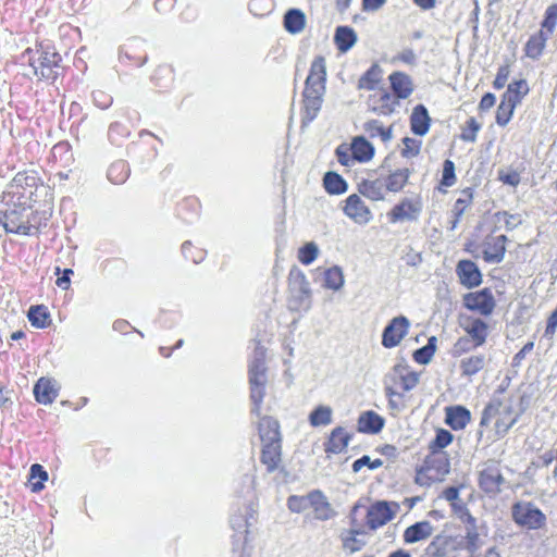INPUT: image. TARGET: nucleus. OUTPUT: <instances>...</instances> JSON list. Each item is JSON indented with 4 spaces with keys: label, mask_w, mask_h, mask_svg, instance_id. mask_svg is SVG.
I'll use <instances>...</instances> for the list:
<instances>
[{
    "label": "nucleus",
    "mask_w": 557,
    "mask_h": 557,
    "mask_svg": "<svg viewBox=\"0 0 557 557\" xmlns=\"http://www.w3.org/2000/svg\"><path fill=\"white\" fill-rule=\"evenodd\" d=\"M530 88L527 79H516L512 83L508 84L507 90L504 96L508 102L516 109L523 97H525L529 92Z\"/></svg>",
    "instance_id": "40"
},
{
    "label": "nucleus",
    "mask_w": 557,
    "mask_h": 557,
    "mask_svg": "<svg viewBox=\"0 0 557 557\" xmlns=\"http://www.w3.org/2000/svg\"><path fill=\"white\" fill-rule=\"evenodd\" d=\"M256 358L248 367V381L250 385V397L253 401L252 413L260 417L261 405L265 396L264 386L267 384L265 350L263 347H257Z\"/></svg>",
    "instance_id": "9"
},
{
    "label": "nucleus",
    "mask_w": 557,
    "mask_h": 557,
    "mask_svg": "<svg viewBox=\"0 0 557 557\" xmlns=\"http://www.w3.org/2000/svg\"><path fill=\"white\" fill-rule=\"evenodd\" d=\"M422 211L423 202L420 197H404L388 210L387 220L392 224L416 221Z\"/></svg>",
    "instance_id": "15"
},
{
    "label": "nucleus",
    "mask_w": 557,
    "mask_h": 557,
    "mask_svg": "<svg viewBox=\"0 0 557 557\" xmlns=\"http://www.w3.org/2000/svg\"><path fill=\"white\" fill-rule=\"evenodd\" d=\"M49 480V473L40 463H34L29 469V486L33 492L44 490L46 481Z\"/></svg>",
    "instance_id": "50"
},
{
    "label": "nucleus",
    "mask_w": 557,
    "mask_h": 557,
    "mask_svg": "<svg viewBox=\"0 0 557 557\" xmlns=\"http://www.w3.org/2000/svg\"><path fill=\"white\" fill-rule=\"evenodd\" d=\"M40 189H44V181L37 170H21L15 173L9 184L11 197L26 206L29 211L34 210L38 201Z\"/></svg>",
    "instance_id": "7"
},
{
    "label": "nucleus",
    "mask_w": 557,
    "mask_h": 557,
    "mask_svg": "<svg viewBox=\"0 0 557 557\" xmlns=\"http://www.w3.org/2000/svg\"><path fill=\"white\" fill-rule=\"evenodd\" d=\"M310 506L309 509L312 510L313 518L319 520H327L333 518L334 511L332 509L331 504L329 503L326 496H324L323 492L320 490H313L310 492Z\"/></svg>",
    "instance_id": "28"
},
{
    "label": "nucleus",
    "mask_w": 557,
    "mask_h": 557,
    "mask_svg": "<svg viewBox=\"0 0 557 557\" xmlns=\"http://www.w3.org/2000/svg\"><path fill=\"white\" fill-rule=\"evenodd\" d=\"M363 129L372 139L380 137L383 143H388L393 137L394 127L393 124L385 126L380 120L370 119L363 124Z\"/></svg>",
    "instance_id": "39"
},
{
    "label": "nucleus",
    "mask_w": 557,
    "mask_h": 557,
    "mask_svg": "<svg viewBox=\"0 0 557 557\" xmlns=\"http://www.w3.org/2000/svg\"><path fill=\"white\" fill-rule=\"evenodd\" d=\"M459 325L467 336H460L453 346L454 357L463 356V354L485 345L491 334V327L481 317L467 315L459 319Z\"/></svg>",
    "instance_id": "6"
},
{
    "label": "nucleus",
    "mask_w": 557,
    "mask_h": 557,
    "mask_svg": "<svg viewBox=\"0 0 557 557\" xmlns=\"http://www.w3.org/2000/svg\"><path fill=\"white\" fill-rule=\"evenodd\" d=\"M107 176L112 184H124L129 178V165L123 160L114 161L109 166Z\"/></svg>",
    "instance_id": "48"
},
{
    "label": "nucleus",
    "mask_w": 557,
    "mask_h": 557,
    "mask_svg": "<svg viewBox=\"0 0 557 557\" xmlns=\"http://www.w3.org/2000/svg\"><path fill=\"white\" fill-rule=\"evenodd\" d=\"M326 65L325 57L317 55L311 61L309 73L302 90V124H309L321 111L323 96L325 95Z\"/></svg>",
    "instance_id": "1"
},
{
    "label": "nucleus",
    "mask_w": 557,
    "mask_h": 557,
    "mask_svg": "<svg viewBox=\"0 0 557 557\" xmlns=\"http://www.w3.org/2000/svg\"><path fill=\"white\" fill-rule=\"evenodd\" d=\"M467 521L469 523L468 531L463 537L465 542L462 547L467 548L468 552L474 553L482 545L480 534L476 528V519L472 517L471 513H467Z\"/></svg>",
    "instance_id": "47"
},
{
    "label": "nucleus",
    "mask_w": 557,
    "mask_h": 557,
    "mask_svg": "<svg viewBox=\"0 0 557 557\" xmlns=\"http://www.w3.org/2000/svg\"><path fill=\"white\" fill-rule=\"evenodd\" d=\"M336 157L343 166H351L355 162H369L375 156V147L366 136H355L350 144L339 145Z\"/></svg>",
    "instance_id": "10"
},
{
    "label": "nucleus",
    "mask_w": 557,
    "mask_h": 557,
    "mask_svg": "<svg viewBox=\"0 0 557 557\" xmlns=\"http://www.w3.org/2000/svg\"><path fill=\"white\" fill-rule=\"evenodd\" d=\"M410 329V322L406 317L393 318L383 330L382 345L387 348L400 344Z\"/></svg>",
    "instance_id": "19"
},
{
    "label": "nucleus",
    "mask_w": 557,
    "mask_h": 557,
    "mask_svg": "<svg viewBox=\"0 0 557 557\" xmlns=\"http://www.w3.org/2000/svg\"><path fill=\"white\" fill-rule=\"evenodd\" d=\"M398 509L399 506L395 502H375L367 510L366 523L371 530L380 529L396 517Z\"/></svg>",
    "instance_id": "16"
},
{
    "label": "nucleus",
    "mask_w": 557,
    "mask_h": 557,
    "mask_svg": "<svg viewBox=\"0 0 557 557\" xmlns=\"http://www.w3.org/2000/svg\"><path fill=\"white\" fill-rule=\"evenodd\" d=\"M24 57H28V65L34 70V75L38 79L54 82L58 79L60 69L62 67V57L54 47L39 44L32 49L27 47Z\"/></svg>",
    "instance_id": "5"
},
{
    "label": "nucleus",
    "mask_w": 557,
    "mask_h": 557,
    "mask_svg": "<svg viewBox=\"0 0 557 557\" xmlns=\"http://www.w3.org/2000/svg\"><path fill=\"white\" fill-rule=\"evenodd\" d=\"M361 534L362 530L359 529H350L344 531L343 534H341L344 552L352 554L362 550V548L366 546V541L360 539L359 535Z\"/></svg>",
    "instance_id": "43"
},
{
    "label": "nucleus",
    "mask_w": 557,
    "mask_h": 557,
    "mask_svg": "<svg viewBox=\"0 0 557 557\" xmlns=\"http://www.w3.org/2000/svg\"><path fill=\"white\" fill-rule=\"evenodd\" d=\"M444 411L445 423L455 431L465 430L472 419L470 409L465 406H447Z\"/></svg>",
    "instance_id": "24"
},
{
    "label": "nucleus",
    "mask_w": 557,
    "mask_h": 557,
    "mask_svg": "<svg viewBox=\"0 0 557 557\" xmlns=\"http://www.w3.org/2000/svg\"><path fill=\"white\" fill-rule=\"evenodd\" d=\"M323 187L329 195H343L348 189V183L341 174L326 172L323 177Z\"/></svg>",
    "instance_id": "45"
},
{
    "label": "nucleus",
    "mask_w": 557,
    "mask_h": 557,
    "mask_svg": "<svg viewBox=\"0 0 557 557\" xmlns=\"http://www.w3.org/2000/svg\"><path fill=\"white\" fill-rule=\"evenodd\" d=\"M342 210L345 216L357 224H368L373 219V213L362 199L361 194L347 196V198L343 200Z\"/></svg>",
    "instance_id": "17"
},
{
    "label": "nucleus",
    "mask_w": 557,
    "mask_h": 557,
    "mask_svg": "<svg viewBox=\"0 0 557 557\" xmlns=\"http://www.w3.org/2000/svg\"><path fill=\"white\" fill-rule=\"evenodd\" d=\"M289 309H308L311 290L306 274L301 269L294 267L288 274Z\"/></svg>",
    "instance_id": "11"
},
{
    "label": "nucleus",
    "mask_w": 557,
    "mask_h": 557,
    "mask_svg": "<svg viewBox=\"0 0 557 557\" xmlns=\"http://www.w3.org/2000/svg\"><path fill=\"white\" fill-rule=\"evenodd\" d=\"M411 171L408 168L393 170L383 180V185L388 191L398 193L404 189L410 180Z\"/></svg>",
    "instance_id": "35"
},
{
    "label": "nucleus",
    "mask_w": 557,
    "mask_h": 557,
    "mask_svg": "<svg viewBox=\"0 0 557 557\" xmlns=\"http://www.w3.org/2000/svg\"><path fill=\"white\" fill-rule=\"evenodd\" d=\"M453 441L454 435L451 431L447 429H437L435 431V436L429 442L428 450L444 453V448L451 445Z\"/></svg>",
    "instance_id": "51"
},
{
    "label": "nucleus",
    "mask_w": 557,
    "mask_h": 557,
    "mask_svg": "<svg viewBox=\"0 0 557 557\" xmlns=\"http://www.w3.org/2000/svg\"><path fill=\"white\" fill-rule=\"evenodd\" d=\"M548 40V34L545 30L539 29L532 34L524 46V52L528 58L539 59L545 51V46Z\"/></svg>",
    "instance_id": "36"
},
{
    "label": "nucleus",
    "mask_w": 557,
    "mask_h": 557,
    "mask_svg": "<svg viewBox=\"0 0 557 557\" xmlns=\"http://www.w3.org/2000/svg\"><path fill=\"white\" fill-rule=\"evenodd\" d=\"M462 307L478 317L488 318L494 313L497 301L491 288L485 286L478 290L468 292L462 296Z\"/></svg>",
    "instance_id": "13"
},
{
    "label": "nucleus",
    "mask_w": 557,
    "mask_h": 557,
    "mask_svg": "<svg viewBox=\"0 0 557 557\" xmlns=\"http://www.w3.org/2000/svg\"><path fill=\"white\" fill-rule=\"evenodd\" d=\"M351 437L352 434L349 433L347 429L343 428V425H337L331 430L323 443L326 456H337V454L344 453L348 447Z\"/></svg>",
    "instance_id": "20"
},
{
    "label": "nucleus",
    "mask_w": 557,
    "mask_h": 557,
    "mask_svg": "<svg viewBox=\"0 0 557 557\" xmlns=\"http://www.w3.org/2000/svg\"><path fill=\"white\" fill-rule=\"evenodd\" d=\"M557 27V4H552L546 8L544 12V17L541 23V29L545 30V34H548V39L552 34H554L555 28Z\"/></svg>",
    "instance_id": "57"
},
{
    "label": "nucleus",
    "mask_w": 557,
    "mask_h": 557,
    "mask_svg": "<svg viewBox=\"0 0 557 557\" xmlns=\"http://www.w3.org/2000/svg\"><path fill=\"white\" fill-rule=\"evenodd\" d=\"M283 23L289 34H300L306 27L307 17L298 8H292L285 12Z\"/></svg>",
    "instance_id": "38"
},
{
    "label": "nucleus",
    "mask_w": 557,
    "mask_h": 557,
    "mask_svg": "<svg viewBox=\"0 0 557 557\" xmlns=\"http://www.w3.org/2000/svg\"><path fill=\"white\" fill-rule=\"evenodd\" d=\"M482 129V124L478 122L476 117H469L461 127L459 137L463 141L473 143L478 139V133Z\"/></svg>",
    "instance_id": "54"
},
{
    "label": "nucleus",
    "mask_w": 557,
    "mask_h": 557,
    "mask_svg": "<svg viewBox=\"0 0 557 557\" xmlns=\"http://www.w3.org/2000/svg\"><path fill=\"white\" fill-rule=\"evenodd\" d=\"M384 424L385 419L372 409L361 412L357 419V430L362 434H379Z\"/></svg>",
    "instance_id": "30"
},
{
    "label": "nucleus",
    "mask_w": 557,
    "mask_h": 557,
    "mask_svg": "<svg viewBox=\"0 0 557 557\" xmlns=\"http://www.w3.org/2000/svg\"><path fill=\"white\" fill-rule=\"evenodd\" d=\"M403 149L400 151L401 156L405 158L417 157L421 150V141L414 138H410V136H405L403 139Z\"/></svg>",
    "instance_id": "60"
},
{
    "label": "nucleus",
    "mask_w": 557,
    "mask_h": 557,
    "mask_svg": "<svg viewBox=\"0 0 557 557\" xmlns=\"http://www.w3.org/2000/svg\"><path fill=\"white\" fill-rule=\"evenodd\" d=\"M382 73L380 64L373 63L358 79L357 88L375 91L380 87Z\"/></svg>",
    "instance_id": "37"
},
{
    "label": "nucleus",
    "mask_w": 557,
    "mask_h": 557,
    "mask_svg": "<svg viewBox=\"0 0 557 557\" xmlns=\"http://www.w3.org/2000/svg\"><path fill=\"white\" fill-rule=\"evenodd\" d=\"M511 516L516 524L527 530H540L546 524V517L541 508L531 502H516L511 506Z\"/></svg>",
    "instance_id": "14"
},
{
    "label": "nucleus",
    "mask_w": 557,
    "mask_h": 557,
    "mask_svg": "<svg viewBox=\"0 0 557 557\" xmlns=\"http://www.w3.org/2000/svg\"><path fill=\"white\" fill-rule=\"evenodd\" d=\"M456 165L451 160H446L443 163L442 178L438 182L437 189L441 191H447L448 187L456 185Z\"/></svg>",
    "instance_id": "53"
},
{
    "label": "nucleus",
    "mask_w": 557,
    "mask_h": 557,
    "mask_svg": "<svg viewBox=\"0 0 557 557\" xmlns=\"http://www.w3.org/2000/svg\"><path fill=\"white\" fill-rule=\"evenodd\" d=\"M310 492L307 495H290L287 499V507L292 512L301 513L309 509Z\"/></svg>",
    "instance_id": "58"
},
{
    "label": "nucleus",
    "mask_w": 557,
    "mask_h": 557,
    "mask_svg": "<svg viewBox=\"0 0 557 557\" xmlns=\"http://www.w3.org/2000/svg\"><path fill=\"white\" fill-rule=\"evenodd\" d=\"M431 125V117L428 108L423 104H418L413 108L409 116V126L414 135L423 136L428 134Z\"/></svg>",
    "instance_id": "31"
},
{
    "label": "nucleus",
    "mask_w": 557,
    "mask_h": 557,
    "mask_svg": "<svg viewBox=\"0 0 557 557\" xmlns=\"http://www.w3.org/2000/svg\"><path fill=\"white\" fill-rule=\"evenodd\" d=\"M151 81L159 87H168L174 82V72L168 63H161L151 74Z\"/></svg>",
    "instance_id": "52"
},
{
    "label": "nucleus",
    "mask_w": 557,
    "mask_h": 557,
    "mask_svg": "<svg viewBox=\"0 0 557 557\" xmlns=\"http://www.w3.org/2000/svg\"><path fill=\"white\" fill-rule=\"evenodd\" d=\"M0 223L4 231L16 235H38L42 223L38 220V211L29 208L11 197V191L4 194V207L1 211Z\"/></svg>",
    "instance_id": "2"
},
{
    "label": "nucleus",
    "mask_w": 557,
    "mask_h": 557,
    "mask_svg": "<svg viewBox=\"0 0 557 557\" xmlns=\"http://www.w3.org/2000/svg\"><path fill=\"white\" fill-rule=\"evenodd\" d=\"M433 525L429 520H420L413 524L408 525L403 534V541L407 545L411 543L426 541L433 535Z\"/></svg>",
    "instance_id": "29"
},
{
    "label": "nucleus",
    "mask_w": 557,
    "mask_h": 557,
    "mask_svg": "<svg viewBox=\"0 0 557 557\" xmlns=\"http://www.w3.org/2000/svg\"><path fill=\"white\" fill-rule=\"evenodd\" d=\"M397 100L387 89L379 86L367 100V106L371 112L380 114L381 116H389L397 106Z\"/></svg>",
    "instance_id": "18"
},
{
    "label": "nucleus",
    "mask_w": 557,
    "mask_h": 557,
    "mask_svg": "<svg viewBox=\"0 0 557 557\" xmlns=\"http://www.w3.org/2000/svg\"><path fill=\"white\" fill-rule=\"evenodd\" d=\"M506 235L487 236L484 242L483 258L488 263H499L505 258Z\"/></svg>",
    "instance_id": "23"
},
{
    "label": "nucleus",
    "mask_w": 557,
    "mask_h": 557,
    "mask_svg": "<svg viewBox=\"0 0 557 557\" xmlns=\"http://www.w3.org/2000/svg\"><path fill=\"white\" fill-rule=\"evenodd\" d=\"M72 269H64L62 272V269L57 267L55 268V274L58 275L55 280V285L59 286L63 290L70 289L71 286V275L73 274Z\"/></svg>",
    "instance_id": "62"
},
{
    "label": "nucleus",
    "mask_w": 557,
    "mask_h": 557,
    "mask_svg": "<svg viewBox=\"0 0 557 557\" xmlns=\"http://www.w3.org/2000/svg\"><path fill=\"white\" fill-rule=\"evenodd\" d=\"M308 421L311 426H325L333 421V409L330 406H317L309 413Z\"/></svg>",
    "instance_id": "49"
},
{
    "label": "nucleus",
    "mask_w": 557,
    "mask_h": 557,
    "mask_svg": "<svg viewBox=\"0 0 557 557\" xmlns=\"http://www.w3.org/2000/svg\"><path fill=\"white\" fill-rule=\"evenodd\" d=\"M59 395V388L52 379L40 377L34 385V397L35 400L48 406L57 400Z\"/></svg>",
    "instance_id": "27"
},
{
    "label": "nucleus",
    "mask_w": 557,
    "mask_h": 557,
    "mask_svg": "<svg viewBox=\"0 0 557 557\" xmlns=\"http://www.w3.org/2000/svg\"><path fill=\"white\" fill-rule=\"evenodd\" d=\"M462 547V541L457 536L438 534L433 537L428 546V550L436 557H450V555Z\"/></svg>",
    "instance_id": "21"
},
{
    "label": "nucleus",
    "mask_w": 557,
    "mask_h": 557,
    "mask_svg": "<svg viewBox=\"0 0 557 557\" xmlns=\"http://www.w3.org/2000/svg\"><path fill=\"white\" fill-rule=\"evenodd\" d=\"M510 71L511 69L509 63H505L498 67L495 79L493 81V86L495 89L500 90L506 86L509 79Z\"/></svg>",
    "instance_id": "61"
},
{
    "label": "nucleus",
    "mask_w": 557,
    "mask_h": 557,
    "mask_svg": "<svg viewBox=\"0 0 557 557\" xmlns=\"http://www.w3.org/2000/svg\"><path fill=\"white\" fill-rule=\"evenodd\" d=\"M496 218L498 220L503 219L504 220V224H505V227L508 228V230H513L515 227L518 226V224L521 223V219L519 215H512V213H509V212H497L496 213Z\"/></svg>",
    "instance_id": "63"
},
{
    "label": "nucleus",
    "mask_w": 557,
    "mask_h": 557,
    "mask_svg": "<svg viewBox=\"0 0 557 557\" xmlns=\"http://www.w3.org/2000/svg\"><path fill=\"white\" fill-rule=\"evenodd\" d=\"M393 96L398 100L408 98L413 91V83L409 74L405 72H393L388 75Z\"/></svg>",
    "instance_id": "26"
},
{
    "label": "nucleus",
    "mask_w": 557,
    "mask_h": 557,
    "mask_svg": "<svg viewBox=\"0 0 557 557\" xmlns=\"http://www.w3.org/2000/svg\"><path fill=\"white\" fill-rule=\"evenodd\" d=\"M27 318L36 329H47L52 323L49 308L44 305L29 307Z\"/></svg>",
    "instance_id": "44"
},
{
    "label": "nucleus",
    "mask_w": 557,
    "mask_h": 557,
    "mask_svg": "<svg viewBox=\"0 0 557 557\" xmlns=\"http://www.w3.org/2000/svg\"><path fill=\"white\" fill-rule=\"evenodd\" d=\"M257 430L262 445L267 442L282 441L281 425L275 418H260Z\"/></svg>",
    "instance_id": "32"
},
{
    "label": "nucleus",
    "mask_w": 557,
    "mask_h": 557,
    "mask_svg": "<svg viewBox=\"0 0 557 557\" xmlns=\"http://www.w3.org/2000/svg\"><path fill=\"white\" fill-rule=\"evenodd\" d=\"M473 203L472 188H465L460 190V196L455 200L451 208L450 230H455L460 222L462 215Z\"/></svg>",
    "instance_id": "33"
},
{
    "label": "nucleus",
    "mask_w": 557,
    "mask_h": 557,
    "mask_svg": "<svg viewBox=\"0 0 557 557\" xmlns=\"http://www.w3.org/2000/svg\"><path fill=\"white\" fill-rule=\"evenodd\" d=\"M344 285V274L338 267L329 268L324 272V286L337 290Z\"/></svg>",
    "instance_id": "55"
},
{
    "label": "nucleus",
    "mask_w": 557,
    "mask_h": 557,
    "mask_svg": "<svg viewBox=\"0 0 557 557\" xmlns=\"http://www.w3.org/2000/svg\"><path fill=\"white\" fill-rule=\"evenodd\" d=\"M318 247L313 242H308L306 245L298 249V260L302 264H310L315 261L318 257Z\"/></svg>",
    "instance_id": "59"
},
{
    "label": "nucleus",
    "mask_w": 557,
    "mask_h": 557,
    "mask_svg": "<svg viewBox=\"0 0 557 557\" xmlns=\"http://www.w3.org/2000/svg\"><path fill=\"white\" fill-rule=\"evenodd\" d=\"M201 202L194 196L185 197L176 206V216L182 220H193L199 216Z\"/></svg>",
    "instance_id": "41"
},
{
    "label": "nucleus",
    "mask_w": 557,
    "mask_h": 557,
    "mask_svg": "<svg viewBox=\"0 0 557 557\" xmlns=\"http://www.w3.org/2000/svg\"><path fill=\"white\" fill-rule=\"evenodd\" d=\"M420 382V373L403 363H396L385 379L384 391L387 406L393 414L406 409L409 401L408 393Z\"/></svg>",
    "instance_id": "3"
},
{
    "label": "nucleus",
    "mask_w": 557,
    "mask_h": 557,
    "mask_svg": "<svg viewBox=\"0 0 557 557\" xmlns=\"http://www.w3.org/2000/svg\"><path fill=\"white\" fill-rule=\"evenodd\" d=\"M478 485L488 497H496L503 491L506 479L502 473L500 462L488 459L478 471Z\"/></svg>",
    "instance_id": "12"
},
{
    "label": "nucleus",
    "mask_w": 557,
    "mask_h": 557,
    "mask_svg": "<svg viewBox=\"0 0 557 557\" xmlns=\"http://www.w3.org/2000/svg\"><path fill=\"white\" fill-rule=\"evenodd\" d=\"M357 40L358 35L352 27L339 26L335 29L334 42L338 51L346 52L350 50Z\"/></svg>",
    "instance_id": "42"
},
{
    "label": "nucleus",
    "mask_w": 557,
    "mask_h": 557,
    "mask_svg": "<svg viewBox=\"0 0 557 557\" xmlns=\"http://www.w3.org/2000/svg\"><path fill=\"white\" fill-rule=\"evenodd\" d=\"M451 468L447 453L429 450L421 466L416 468L414 482L420 486H431L445 480Z\"/></svg>",
    "instance_id": "8"
},
{
    "label": "nucleus",
    "mask_w": 557,
    "mask_h": 557,
    "mask_svg": "<svg viewBox=\"0 0 557 557\" xmlns=\"http://www.w3.org/2000/svg\"><path fill=\"white\" fill-rule=\"evenodd\" d=\"M519 412L510 399H491L481 412L480 428L490 426L493 440H500L517 423Z\"/></svg>",
    "instance_id": "4"
},
{
    "label": "nucleus",
    "mask_w": 557,
    "mask_h": 557,
    "mask_svg": "<svg viewBox=\"0 0 557 557\" xmlns=\"http://www.w3.org/2000/svg\"><path fill=\"white\" fill-rule=\"evenodd\" d=\"M455 272L459 278V284L468 289H473L482 283V273L476 263L471 260H460L455 268Z\"/></svg>",
    "instance_id": "22"
},
{
    "label": "nucleus",
    "mask_w": 557,
    "mask_h": 557,
    "mask_svg": "<svg viewBox=\"0 0 557 557\" xmlns=\"http://www.w3.org/2000/svg\"><path fill=\"white\" fill-rule=\"evenodd\" d=\"M486 367V357L479 352L478 355H471L463 357L459 360V370L462 377L472 379Z\"/></svg>",
    "instance_id": "34"
},
{
    "label": "nucleus",
    "mask_w": 557,
    "mask_h": 557,
    "mask_svg": "<svg viewBox=\"0 0 557 557\" xmlns=\"http://www.w3.org/2000/svg\"><path fill=\"white\" fill-rule=\"evenodd\" d=\"M434 354V347L431 345L423 346L413 354L414 360L419 363H428Z\"/></svg>",
    "instance_id": "64"
},
{
    "label": "nucleus",
    "mask_w": 557,
    "mask_h": 557,
    "mask_svg": "<svg viewBox=\"0 0 557 557\" xmlns=\"http://www.w3.org/2000/svg\"><path fill=\"white\" fill-rule=\"evenodd\" d=\"M260 461L269 473L281 468L282 465V441L267 442L262 445Z\"/></svg>",
    "instance_id": "25"
},
{
    "label": "nucleus",
    "mask_w": 557,
    "mask_h": 557,
    "mask_svg": "<svg viewBox=\"0 0 557 557\" xmlns=\"http://www.w3.org/2000/svg\"><path fill=\"white\" fill-rule=\"evenodd\" d=\"M358 191L372 201L384 200L383 185L379 180H362L358 184Z\"/></svg>",
    "instance_id": "46"
},
{
    "label": "nucleus",
    "mask_w": 557,
    "mask_h": 557,
    "mask_svg": "<svg viewBox=\"0 0 557 557\" xmlns=\"http://www.w3.org/2000/svg\"><path fill=\"white\" fill-rule=\"evenodd\" d=\"M515 114V110L510 102H508L505 94L502 97V100L497 107V111L495 113L496 123L502 127H505L508 124L509 120H511Z\"/></svg>",
    "instance_id": "56"
}]
</instances>
